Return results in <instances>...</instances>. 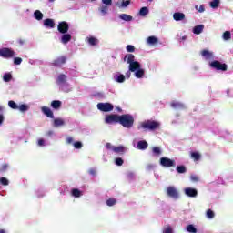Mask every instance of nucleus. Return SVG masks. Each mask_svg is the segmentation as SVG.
<instances>
[{
  "label": "nucleus",
  "mask_w": 233,
  "mask_h": 233,
  "mask_svg": "<svg viewBox=\"0 0 233 233\" xmlns=\"http://www.w3.org/2000/svg\"><path fill=\"white\" fill-rule=\"evenodd\" d=\"M51 106H52V108H55L57 110V108L61 107V101L54 100L53 102H51Z\"/></svg>",
  "instance_id": "34"
},
{
  "label": "nucleus",
  "mask_w": 233,
  "mask_h": 233,
  "mask_svg": "<svg viewBox=\"0 0 233 233\" xmlns=\"http://www.w3.org/2000/svg\"><path fill=\"white\" fill-rule=\"evenodd\" d=\"M87 43H89V45L91 46H96V45L99 44V40H97V38L94 37V36H89L86 38Z\"/></svg>",
  "instance_id": "20"
},
{
  "label": "nucleus",
  "mask_w": 233,
  "mask_h": 233,
  "mask_svg": "<svg viewBox=\"0 0 233 233\" xmlns=\"http://www.w3.org/2000/svg\"><path fill=\"white\" fill-rule=\"evenodd\" d=\"M159 40L157 39V37L156 36H149L147 39V45H156V43H157Z\"/></svg>",
  "instance_id": "30"
},
{
  "label": "nucleus",
  "mask_w": 233,
  "mask_h": 233,
  "mask_svg": "<svg viewBox=\"0 0 233 233\" xmlns=\"http://www.w3.org/2000/svg\"><path fill=\"white\" fill-rule=\"evenodd\" d=\"M114 81L116 83H125V75L121 73H116L113 76Z\"/></svg>",
  "instance_id": "16"
},
{
  "label": "nucleus",
  "mask_w": 233,
  "mask_h": 233,
  "mask_svg": "<svg viewBox=\"0 0 233 233\" xmlns=\"http://www.w3.org/2000/svg\"><path fill=\"white\" fill-rule=\"evenodd\" d=\"M102 4L104 5L99 8V11L103 15H106L108 14V6H112V0H102Z\"/></svg>",
  "instance_id": "8"
},
{
  "label": "nucleus",
  "mask_w": 233,
  "mask_h": 233,
  "mask_svg": "<svg viewBox=\"0 0 233 233\" xmlns=\"http://www.w3.org/2000/svg\"><path fill=\"white\" fill-rule=\"evenodd\" d=\"M148 7H142L138 14L141 17H147V15H148Z\"/></svg>",
  "instance_id": "28"
},
{
  "label": "nucleus",
  "mask_w": 233,
  "mask_h": 233,
  "mask_svg": "<svg viewBox=\"0 0 233 233\" xmlns=\"http://www.w3.org/2000/svg\"><path fill=\"white\" fill-rule=\"evenodd\" d=\"M187 39V36H183L182 40L185 41Z\"/></svg>",
  "instance_id": "61"
},
{
  "label": "nucleus",
  "mask_w": 233,
  "mask_h": 233,
  "mask_svg": "<svg viewBox=\"0 0 233 233\" xmlns=\"http://www.w3.org/2000/svg\"><path fill=\"white\" fill-rule=\"evenodd\" d=\"M106 147L107 148V150H112L113 152H116V154H123V152H125L126 148L123 146H119V147H114L112 146L110 143L106 144Z\"/></svg>",
  "instance_id": "10"
},
{
  "label": "nucleus",
  "mask_w": 233,
  "mask_h": 233,
  "mask_svg": "<svg viewBox=\"0 0 233 233\" xmlns=\"http://www.w3.org/2000/svg\"><path fill=\"white\" fill-rule=\"evenodd\" d=\"M196 10H198L200 14H203V12H205V6L204 5H199V7H198V5L195 6Z\"/></svg>",
  "instance_id": "48"
},
{
  "label": "nucleus",
  "mask_w": 233,
  "mask_h": 233,
  "mask_svg": "<svg viewBox=\"0 0 233 233\" xmlns=\"http://www.w3.org/2000/svg\"><path fill=\"white\" fill-rule=\"evenodd\" d=\"M137 148H138V150H145L146 148H148V143L145 140L139 141L137 144Z\"/></svg>",
  "instance_id": "19"
},
{
  "label": "nucleus",
  "mask_w": 233,
  "mask_h": 233,
  "mask_svg": "<svg viewBox=\"0 0 233 233\" xmlns=\"http://www.w3.org/2000/svg\"><path fill=\"white\" fill-rule=\"evenodd\" d=\"M69 28L68 23L66 22H60L57 25V30L60 34H67Z\"/></svg>",
  "instance_id": "11"
},
{
  "label": "nucleus",
  "mask_w": 233,
  "mask_h": 233,
  "mask_svg": "<svg viewBox=\"0 0 233 233\" xmlns=\"http://www.w3.org/2000/svg\"><path fill=\"white\" fill-rule=\"evenodd\" d=\"M119 18L122 19V21H132L134 18L132 17V15H127V14H121L119 15Z\"/></svg>",
  "instance_id": "27"
},
{
  "label": "nucleus",
  "mask_w": 233,
  "mask_h": 233,
  "mask_svg": "<svg viewBox=\"0 0 233 233\" xmlns=\"http://www.w3.org/2000/svg\"><path fill=\"white\" fill-rule=\"evenodd\" d=\"M17 109L20 112H27V110H30V106H28V105L26 104H21L20 106H18Z\"/></svg>",
  "instance_id": "31"
},
{
  "label": "nucleus",
  "mask_w": 233,
  "mask_h": 233,
  "mask_svg": "<svg viewBox=\"0 0 233 233\" xmlns=\"http://www.w3.org/2000/svg\"><path fill=\"white\" fill-rule=\"evenodd\" d=\"M49 1V3H54V1H56V0H48Z\"/></svg>",
  "instance_id": "62"
},
{
  "label": "nucleus",
  "mask_w": 233,
  "mask_h": 233,
  "mask_svg": "<svg viewBox=\"0 0 233 233\" xmlns=\"http://www.w3.org/2000/svg\"><path fill=\"white\" fill-rule=\"evenodd\" d=\"M147 1H149V3H152V1H154V0H147Z\"/></svg>",
  "instance_id": "64"
},
{
  "label": "nucleus",
  "mask_w": 233,
  "mask_h": 233,
  "mask_svg": "<svg viewBox=\"0 0 233 233\" xmlns=\"http://www.w3.org/2000/svg\"><path fill=\"white\" fill-rule=\"evenodd\" d=\"M201 56L204 57V59H214V53L208 50H203L201 52Z\"/></svg>",
  "instance_id": "18"
},
{
  "label": "nucleus",
  "mask_w": 233,
  "mask_h": 233,
  "mask_svg": "<svg viewBox=\"0 0 233 233\" xmlns=\"http://www.w3.org/2000/svg\"><path fill=\"white\" fill-rule=\"evenodd\" d=\"M37 145L38 147H45V139L43 138L38 139Z\"/></svg>",
  "instance_id": "51"
},
{
  "label": "nucleus",
  "mask_w": 233,
  "mask_h": 233,
  "mask_svg": "<svg viewBox=\"0 0 233 233\" xmlns=\"http://www.w3.org/2000/svg\"><path fill=\"white\" fill-rule=\"evenodd\" d=\"M72 41V35L69 33H62L60 36V43L62 45H68Z\"/></svg>",
  "instance_id": "12"
},
{
  "label": "nucleus",
  "mask_w": 233,
  "mask_h": 233,
  "mask_svg": "<svg viewBox=\"0 0 233 233\" xmlns=\"http://www.w3.org/2000/svg\"><path fill=\"white\" fill-rule=\"evenodd\" d=\"M127 77H130V71H128L127 74H126Z\"/></svg>",
  "instance_id": "60"
},
{
  "label": "nucleus",
  "mask_w": 233,
  "mask_h": 233,
  "mask_svg": "<svg viewBox=\"0 0 233 233\" xmlns=\"http://www.w3.org/2000/svg\"><path fill=\"white\" fill-rule=\"evenodd\" d=\"M185 14L181 12H176L173 14V19L175 21H185Z\"/></svg>",
  "instance_id": "17"
},
{
  "label": "nucleus",
  "mask_w": 233,
  "mask_h": 233,
  "mask_svg": "<svg viewBox=\"0 0 233 233\" xmlns=\"http://www.w3.org/2000/svg\"><path fill=\"white\" fill-rule=\"evenodd\" d=\"M52 134H54V131H48L47 132V136H52Z\"/></svg>",
  "instance_id": "59"
},
{
  "label": "nucleus",
  "mask_w": 233,
  "mask_h": 233,
  "mask_svg": "<svg viewBox=\"0 0 233 233\" xmlns=\"http://www.w3.org/2000/svg\"><path fill=\"white\" fill-rule=\"evenodd\" d=\"M41 110L43 114L46 116V117H50L51 119H54V113L52 112V109H50V107L43 106L41 107Z\"/></svg>",
  "instance_id": "15"
},
{
  "label": "nucleus",
  "mask_w": 233,
  "mask_h": 233,
  "mask_svg": "<svg viewBox=\"0 0 233 233\" xmlns=\"http://www.w3.org/2000/svg\"><path fill=\"white\" fill-rule=\"evenodd\" d=\"M161 127V124L157 121L147 120L140 123L138 128H144L145 130H157Z\"/></svg>",
  "instance_id": "3"
},
{
  "label": "nucleus",
  "mask_w": 233,
  "mask_h": 233,
  "mask_svg": "<svg viewBox=\"0 0 233 233\" xmlns=\"http://www.w3.org/2000/svg\"><path fill=\"white\" fill-rule=\"evenodd\" d=\"M118 123H120L122 127H125V128H132V126L134 125V116L131 115H122L119 117Z\"/></svg>",
  "instance_id": "2"
},
{
  "label": "nucleus",
  "mask_w": 233,
  "mask_h": 233,
  "mask_svg": "<svg viewBox=\"0 0 233 233\" xmlns=\"http://www.w3.org/2000/svg\"><path fill=\"white\" fill-rule=\"evenodd\" d=\"M4 121H5V116L3 115H0V126L3 125Z\"/></svg>",
  "instance_id": "58"
},
{
  "label": "nucleus",
  "mask_w": 233,
  "mask_h": 233,
  "mask_svg": "<svg viewBox=\"0 0 233 233\" xmlns=\"http://www.w3.org/2000/svg\"><path fill=\"white\" fill-rule=\"evenodd\" d=\"M177 171L178 172V174H185L187 172V169L184 166H178L177 167Z\"/></svg>",
  "instance_id": "40"
},
{
  "label": "nucleus",
  "mask_w": 233,
  "mask_h": 233,
  "mask_svg": "<svg viewBox=\"0 0 233 233\" xmlns=\"http://www.w3.org/2000/svg\"><path fill=\"white\" fill-rule=\"evenodd\" d=\"M72 194L75 198H80L83 195L78 189H73Z\"/></svg>",
  "instance_id": "41"
},
{
  "label": "nucleus",
  "mask_w": 233,
  "mask_h": 233,
  "mask_svg": "<svg viewBox=\"0 0 233 233\" xmlns=\"http://www.w3.org/2000/svg\"><path fill=\"white\" fill-rule=\"evenodd\" d=\"M0 183L1 185L8 186L9 181L6 179V177H1Z\"/></svg>",
  "instance_id": "47"
},
{
  "label": "nucleus",
  "mask_w": 233,
  "mask_h": 233,
  "mask_svg": "<svg viewBox=\"0 0 233 233\" xmlns=\"http://www.w3.org/2000/svg\"><path fill=\"white\" fill-rule=\"evenodd\" d=\"M127 52H134L136 50V47L132 45H127L126 47Z\"/></svg>",
  "instance_id": "46"
},
{
  "label": "nucleus",
  "mask_w": 233,
  "mask_h": 233,
  "mask_svg": "<svg viewBox=\"0 0 233 233\" xmlns=\"http://www.w3.org/2000/svg\"><path fill=\"white\" fill-rule=\"evenodd\" d=\"M97 108L101 112H112V110H114V106L110 103H98Z\"/></svg>",
  "instance_id": "7"
},
{
  "label": "nucleus",
  "mask_w": 233,
  "mask_h": 233,
  "mask_svg": "<svg viewBox=\"0 0 233 233\" xmlns=\"http://www.w3.org/2000/svg\"><path fill=\"white\" fill-rule=\"evenodd\" d=\"M184 192L188 198H196L198 196V190L192 187H186Z\"/></svg>",
  "instance_id": "14"
},
{
  "label": "nucleus",
  "mask_w": 233,
  "mask_h": 233,
  "mask_svg": "<svg viewBox=\"0 0 233 233\" xmlns=\"http://www.w3.org/2000/svg\"><path fill=\"white\" fill-rule=\"evenodd\" d=\"M74 147L75 148H81V147H83V144H81V142H76L74 143Z\"/></svg>",
  "instance_id": "54"
},
{
  "label": "nucleus",
  "mask_w": 233,
  "mask_h": 233,
  "mask_svg": "<svg viewBox=\"0 0 233 233\" xmlns=\"http://www.w3.org/2000/svg\"><path fill=\"white\" fill-rule=\"evenodd\" d=\"M14 63L15 65H21V63H23V59L21 57H15L14 59Z\"/></svg>",
  "instance_id": "49"
},
{
  "label": "nucleus",
  "mask_w": 233,
  "mask_h": 233,
  "mask_svg": "<svg viewBox=\"0 0 233 233\" xmlns=\"http://www.w3.org/2000/svg\"><path fill=\"white\" fill-rule=\"evenodd\" d=\"M209 66H211V68H216V70H227V66L225 64H221L219 61H213L209 63Z\"/></svg>",
  "instance_id": "13"
},
{
  "label": "nucleus",
  "mask_w": 233,
  "mask_h": 233,
  "mask_svg": "<svg viewBox=\"0 0 233 233\" xmlns=\"http://www.w3.org/2000/svg\"><path fill=\"white\" fill-rule=\"evenodd\" d=\"M53 127H65V120L63 118H55Z\"/></svg>",
  "instance_id": "22"
},
{
  "label": "nucleus",
  "mask_w": 233,
  "mask_h": 233,
  "mask_svg": "<svg viewBox=\"0 0 233 233\" xmlns=\"http://www.w3.org/2000/svg\"><path fill=\"white\" fill-rule=\"evenodd\" d=\"M171 106L173 108H183V104H181L179 102H172Z\"/></svg>",
  "instance_id": "38"
},
{
  "label": "nucleus",
  "mask_w": 233,
  "mask_h": 233,
  "mask_svg": "<svg viewBox=\"0 0 233 233\" xmlns=\"http://www.w3.org/2000/svg\"><path fill=\"white\" fill-rule=\"evenodd\" d=\"M119 115H107L106 116L105 122L107 123V125H112L114 123H119Z\"/></svg>",
  "instance_id": "9"
},
{
  "label": "nucleus",
  "mask_w": 233,
  "mask_h": 233,
  "mask_svg": "<svg viewBox=\"0 0 233 233\" xmlns=\"http://www.w3.org/2000/svg\"><path fill=\"white\" fill-rule=\"evenodd\" d=\"M163 233H174V229H172V227L167 226L163 229Z\"/></svg>",
  "instance_id": "43"
},
{
  "label": "nucleus",
  "mask_w": 233,
  "mask_h": 233,
  "mask_svg": "<svg viewBox=\"0 0 233 233\" xmlns=\"http://www.w3.org/2000/svg\"><path fill=\"white\" fill-rule=\"evenodd\" d=\"M8 105H9L10 108H13V110H17V108H18V106L15 101H12V100L9 101Z\"/></svg>",
  "instance_id": "39"
},
{
  "label": "nucleus",
  "mask_w": 233,
  "mask_h": 233,
  "mask_svg": "<svg viewBox=\"0 0 233 233\" xmlns=\"http://www.w3.org/2000/svg\"><path fill=\"white\" fill-rule=\"evenodd\" d=\"M44 26H46V28H54L56 26V23L50 18H47L44 20Z\"/></svg>",
  "instance_id": "21"
},
{
  "label": "nucleus",
  "mask_w": 233,
  "mask_h": 233,
  "mask_svg": "<svg viewBox=\"0 0 233 233\" xmlns=\"http://www.w3.org/2000/svg\"><path fill=\"white\" fill-rule=\"evenodd\" d=\"M0 233H5V230L2 229V230H0Z\"/></svg>",
  "instance_id": "63"
},
{
  "label": "nucleus",
  "mask_w": 233,
  "mask_h": 233,
  "mask_svg": "<svg viewBox=\"0 0 233 233\" xmlns=\"http://www.w3.org/2000/svg\"><path fill=\"white\" fill-rule=\"evenodd\" d=\"M222 37H223L224 41H229V39H231L232 35L229 31H226V32H224Z\"/></svg>",
  "instance_id": "37"
},
{
  "label": "nucleus",
  "mask_w": 233,
  "mask_h": 233,
  "mask_svg": "<svg viewBox=\"0 0 233 233\" xmlns=\"http://www.w3.org/2000/svg\"><path fill=\"white\" fill-rule=\"evenodd\" d=\"M57 84L62 86V85H66V76L60 75L57 78Z\"/></svg>",
  "instance_id": "24"
},
{
  "label": "nucleus",
  "mask_w": 233,
  "mask_h": 233,
  "mask_svg": "<svg viewBox=\"0 0 233 233\" xmlns=\"http://www.w3.org/2000/svg\"><path fill=\"white\" fill-rule=\"evenodd\" d=\"M66 142L68 144L73 143L74 142V138H72V137H69L66 138Z\"/></svg>",
  "instance_id": "56"
},
{
  "label": "nucleus",
  "mask_w": 233,
  "mask_h": 233,
  "mask_svg": "<svg viewBox=\"0 0 233 233\" xmlns=\"http://www.w3.org/2000/svg\"><path fill=\"white\" fill-rule=\"evenodd\" d=\"M60 86H61V89L63 90V92H71L72 91V87L68 84H63Z\"/></svg>",
  "instance_id": "35"
},
{
  "label": "nucleus",
  "mask_w": 233,
  "mask_h": 233,
  "mask_svg": "<svg viewBox=\"0 0 233 233\" xmlns=\"http://www.w3.org/2000/svg\"><path fill=\"white\" fill-rule=\"evenodd\" d=\"M160 165L166 168H170L171 167H176V160H172L168 157H161Z\"/></svg>",
  "instance_id": "6"
},
{
  "label": "nucleus",
  "mask_w": 233,
  "mask_h": 233,
  "mask_svg": "<svg viewBox=\"0 0 233 233\" xmlns=\"http://www.w3.org/2000/svg\"><path fill=\"white\" fill-rule=\"evenodd\" d=\"M166 194L168 198H172L173 199H177L179 198V191L174 186H169L166 188Z\"/></svg>",
  "instance_id": "4"
},
{
  "label": "nucleus",
  "mask_w": 233,
  "mask_h": 233,
  "mask_svg": "<svg viewBox=\"0 0 233 233\" xmlns=\"http://www.w3.org/2000/svg\"><path fill=\"white\" fill-rule=\"evenodd\" d=\"M130 5V0H123L121 3V6L122 8H127V6H128Z\"/></svg>",
  "instance_id": "45"
},
{
  "label": "nucleus",
  "mask_w": 233,
  "mask_h": 233,
  "mask_svg": "<svg viewBox=\"0 0 233 233\" xmlns=\"http://www.w3.org/2000/svg\"><path fill=\"white\" fill-rule=\"evenodd\" d=\"M203 28H205V25H199L194 27L193 34L199 35L201 32H203Z\"/></svg>",
  "instance_id": "25"
},
{
  "label": "nucleus",
  "mask_w": 233,
  "mask_h": 233,
  "mask_svg": "<svg viewBox=\"0 0 233 233\" xmlns=\"http://www.w3.org/2000/svg\"><path fill=\"white\" fill-rule=\"evenodd\" d=\"M191 159H194V161H199L201 159V154L198 151H192L190 153Z\"/></svg>",
  "instance_id": "23"
},
{
  "label": "nucleus",
  "mask_w": 233,
  "mask_h": 233,
  "mask_svg": "<svg viewBox=\"0 0 233 233\" xmlns=\"http://www.w3.org/2000/svg\"><path fill=\"white\" fill-rule=\"evenodd\" d=\"M34 17L36 19V21H42L43 20V13L39 10H35L34 12Z\"/></svg>",
  "instance_id": "26"
},
{
  "label": "nucleus",
  "mask_w": 233,
  "mask_h": 233,
  "mask_svg": "<svg viewBox=\"0 0 233 233\" xmlns=\"http://www.w3.org/2000/svg\"><path fill=\"white\" fill-rule=\"evenodd\" d=\"M122 3H123V1H117V2H116V6H117L118 8H123V5H121Z\"/></svg>",
  "instance_id": "57"
},
{
  "label": "nucleus",
  "mask_w": 233,
  "mask_h": 233,
  "mask_svg": "<svg viewBox=\"0 0 233 233\" xmlns=\"http://www.w3.org/2000/svg\"><path fill=\"white\" fill-rule=\"evenodd\" d=\"M206 217L208 219H214V218H216V213H214L212 209H208L206 212Z\"/></svg>",
  "instance_id": "32"
},
{
  "label": "nucleus",
  "mask_w": 233,
  "mask_h": 233,
  "mask_svg": "<svg viewBox=\"0 0 233 233\" xmlns=\"http://www.w3.org/2000/svg\"><path fill=\"white\" fill-rule=\"evenodd\" d=\"M219 0H213L210 2L209 6H211V8H218L219 7Z\"/></svg>",
  "instance_id": "36"
},
{
  "label": "nucleus",
  "mask_w": 233,
  "mask_h": 233,
  "mask_svg": "<svg viewBox=\"0 0 233 233\" xmlns=\"http://www.w3.org/2000/svg\"><path fill=\"white\" fill-rule=\"evenodd\" d=\"M187 232L189 233H198V228H195L194 225L190 224L186 227Z\"/></svg>",
  "instance_id": "29"
},
{
  "label": "nucleus",
  "mask_w": 233,
  "mask_h": 233,
  "mask_svg": "<svg viewBox=\"0 0 233 233\" xmlns=\"http://www.w3.org/2000/svg\"><path fill=\"white\" fill-rule=\"evenodd\" d=\"M153 156L156 157H159V155L161 154V147H154L152 148Z\"/></svg>",
  "instance_id": "33"
},
{
  "label": "nucleus",
  "mask_w": 233,
  "mask_h": 233,
  "mask_svg": "<svg viewBox=\"0 0 233 233\" xmlns=\"http://www.w3.org/2000/svg\"><path fill=\"white\" fill-rule=\"evenodd\" d=\"M190 179L193 182L199 181V177L198 176H196V175H191Z\"/></svg>",
  "instance_id": "52"
},
{
  "label": "nucleus",
  "mask_w": 233,
  "mask_h": 233,
  "mask_svg": "<svg viewBox=\"0 0 233 233\" xmlns=\"http://www.w3.org/2000/svg\"><path fill=\"white\" fill-rule=\"evenodd\" d=\"M10 79H12V75L10 73H6L4 75V81H5V83H8Z\"/></svg>",
  "instance_id": "44"
},
{
  "label": "nucleus",
  "mask_w": 233,
  "mask_h": 233,
  "mask_svg": "<svg viewBox=\"0 0 233 233\" xmlns=\"http://www.w3.org/2000/svg\"><path fill=\"white\" fill-rule=\"evenodd\" d=\"M116 201L115 198H109L107 201H106V205L108 207H114V205H116Z\"/></svg>",
  "instance_id": "42"
},
{
  "label": "nucleus",
  "mask_w": 233,
  "mask_h": 233,
  "mask_svg": "<svg viewBox=\"0 0 233 233\" xmlns=\"http://www.w3.org/2000/svg\"><path fill=\"white\" fill-rule=\"evenodd\" d=\"M7 168H8V165L4 164L0 170H1V172H5V170H6Z\"/></svg>",
  "instance_id": "55"
},
{
  "label": "nucleus",
  "mask_w": 233,
  "mask_h": 233,
  "mask_svg": "<svg viewBox=\"0 0 233 233\" xmlns=\"http://www.w3.org/2000/svg\"><path fill=\"white\" fill-rule=\"evenodd\" d=\"M124 59L129 64V72H134L135 77L137 79L143 78V76H145V69L141 68V64L136 61V56L132 54H128Z\"/></svg>",
  "instance_id": "1"
},
{
  "label": "nucleus",
  "mask_w": 233,
  "mask_h": 233,
  "mask_svg": "<svg viewBox=\"0 0 233 233\" xmlns=\"http://www.w3.org/2000/svg\"><path fill=\"white\" fill-rule=\"evenodd\" d=\"M14 50L10 48H2L0 49V57H4V59H10L15 56Z\"/></svg>",
  "instance_id": "5"
},
{
  "label": "nucleus",
  "mask_w": 233,
  "mask_h": 233,
  "mask_svg": "<svg viewBox=\"0 0 233 233\" xmlns=\"http://www.w3.org/2000/svg\"><path fill=\"white\" fill-rule=\"evenodd\" d=\"M116 165H117L118 167H121V165H123V159L122 158H116Z\"/></svg>",
  "instance_id": "53"
},
{
  "label": "nucleus",
  "mask_w": 233,
  "mask_h": 233,
  "mask_svg": "<svg viewBox=\"0 0 233 233\" xmlns=\"http://www.w3.org/2000/svg\"><path fill=\"white\" fill-rule=\"evenodd\" d=\"M66 61V58H65V56H62L60 58H58L56 65H61L63 63H65Z\"/></svg>",
  "instance_id": "50"
}]
</instances>
